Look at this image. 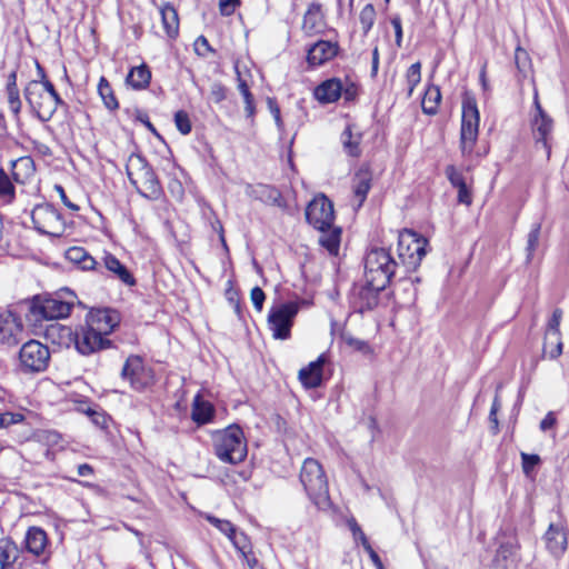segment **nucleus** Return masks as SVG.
Here are the masks:
<instances>
[{
    "label": "nucleus",
    "instance_id": "nucleus-49",
    "mask_svg": "<svg viewBox=\"0 0 569 569\" xmlns=\"http://www.w3.org/2000/svg\"><path fill=\"white\" fill-rule=\"evenodd\" d=\"M194 52L202 58H207L209 53L214 52L212 47L210 46L208 39L204 36H199L194 43Z\"/></svg>",
    "mask_w": 569,
    "mask_h": 569
},
{
    "label": "nucleus",
    "instance_id": "nucleus-13",
    "mask_svg": "<svg viewBox=\"0 0 569 569\" xmlns=\"http://www.w3.org/2000/svg\"><path fill=\"white\" fill-rule=\"evenodd\" d=\"M387 287H378L369 279L355 283L349 296L350 306L355 312L363 313L372 310L379 302V293Z\"/></svg>",
    "mask_w": 569,
    "mask_h": 569
},
{
    "label": "nucleus",
    "instance_id": "nucleus-64",
    "mask_svg": "<svg viewBox=\"0 0 569 569\" xmlns=\"http://www.w3.org/2000/svg\"><path fill=\"white\" fill-rule=\"evenodd\" d=\"M243 557H244L250 569H262L258 559L252 553L248 552V553L243 555Z\"/></svg>",
    "mask_w": 569,
    "mask_h": 569
},
{
    "label": "nucleus",
    "instance_id": "nucleus-44",
    "mask_svg": "<svg viewBox=\"0 0 569 569\" xmlns=\"http://www.w3.org/2000/svg\"><path fill=\"white\" fill-rule=\"evenodd\" d=\"M174 123L180 133L189 134L191 132V121L186 111L179 110L174 113Z\"/></svg>",
    "mask_w": 569,
    "mask_h": 569
},
{
    "label": "nucleus",
    "instance_id": "nucleus-53",
    "mask_svg": "<svg viewBox=\"0 0 569 569\" xmlns=\"http://www.w3.org/2000/svg\"><path fill=\"white\" fill-rule=\"evenodd\" d=\"M390 23L392 24L395 29V43L398 48H401L402 46V24H401V18L399 14H395L390 18Z\"/></svg>",
    "mask_w": 569,
    "mask_h": 569
},
{
    "label": "nucleus",
    "instance_id": "nucleus-6",
    "mask_svg": "<svg viewBox=\"0 0 569 569\" xmlns=\"http://www.w3.org/2000/svg\"><path fill=\"white\" fill-rule=\"evenodd\" d=\"M300 482L309 499L318 509L330 507L329 488L322 466L313 458H307L300 470Z\"/></svg>",
    "mask_w": 569,
    "mask_h": 569
},
{
    "label": "nucleus",
    "instance_id": "nucleus-51",
    "mask_svg": "<svg viewBox=\"0 0 569 569\" xmlns=\"http://www.w3.org/2000/svg\"><path fill=\"white\" fill-rule=\"evenodd\" d=\"M445 172L453 188H457L459 186L467 183L462 176V172L458 171L455 166H452V164L447 166Z\"/></svg>",
    "mask_w": 569,
    "mask_h": 569
},
{
    "label": "nucleus",
    "instance_id": "nucleus-32",
    "mask_svg": "<svg viewBox=\"0 0 569 569\" xmlns=\"http://www.w3.org/2000/svg\"><path fill=\"white\" fill-rule=\"evenodd\" d=\"M12 177L18 183H23L34 172V162L30 157H21L11 161Z\"/></svg>",
    "mask_w": 569,
    "mask_h": 569
},
{
    "label": "nucleus",
    "instance_id": "nucleus-7",
    "mask_svg": "<svg viewBox=\"0 0 569 569\" xmlns=\"http://www.w3.org/2000/svg\"><path fill=\"white\" fill-rule=\"evenodd\" d=\"M398 268L399 262L385 248H372L365 257V278L378 287H387Z\"/></svg>",
    "mask_w": 569,
    "mask_h": 569
},
{
    "label": "nucleus",
    "instance_id": "nucleus-46",
    "mask_svg": "<svg viewBox=\"0 0 569 569\" xmlns=\"http://www.w3.org/2000/svg\"><path fill=\"white\" fill-rule=\"evenodd\" d=\"M207 520L226 536L234 533V525L229 520L219 519L214 516H207Z\"/></svg>",
    "mask_w": 569,
    "mask_h": 569
},
{
    "label": "nucleus",
    "instance_id": "nucleus-42",
    "mask_svg": "<svg viewBox=\"0 0 569 569\" xmlns=\"http://www.w3.org/2000/svg\"><path fill=\"white\" fill-rule=\"evenodd\" d=\"M342 342L351 348L352 350L360 351L362 353H369L371 351L370 346L367 341L355 338L348 332L341 335Z\"/></svg>",
    "mask_w": 569,
    "mask_h": 569
},
{
    "label": "nucleus",
    "instance_id": "nucleus-47",
    "mask_svg": "<svg viewBox=\"0 0 569 569\" xmlns=\"http://www.w3.org/2000/svg\"><path fill=\"white\" fill-rule=\"evenodd\" d=\"M237 550H239L242 555L248 553L247 549L249 547L248 537L243 532H238L237 528L234 527V533L227 536Z\"/></svg>",
    "mask_w": 569,
    "mask_h": 569
},
{
    "label": "nucleus",
    "instance_id": "nucleus-16",
    "mask_svg": "<svg viewBox=\"0 0 569 569\" xmlns=\"http://www.w3.org/2000/svg\"><path fill=\"white\" fill-rule=\"evenodd\" d=\"M22 338L23 323L19 313L11 307L0 308V343L14 347Z\"/></svg>",
    "mask_w": 569,
    "mask_h": 569
},
{
    "label": "nucleus",
    "instance_id": "nucleus-31",
    "mask_svg": "<svg viewBox=\"0 0 569 569\" xmlns=\"http://www.w3.org/2000/svg\"><path fill=\"white\" fill-rule=\"evenodd\" d=\"M214 416V408L213 406L204 401L200 398V396H197L192 403V412L191 418L192 420L199 425H206L212 420Z\"/></svg>",
    "mask_w": 569,
    "mask_h": 569
},
{
    "label": "nucleus",
    "instance_id": "nucleus-58",
    "mask_svg": "<svg viewBox=\"0 0 569 569\" xmlns=\"http://www.w3.org/2000/svg\"><path fill=\"white\" fill-rule=\"evenodd\" d=\"M267 102H268L269 110H270L271 114L273 116L277 127L279 129H282L283 122L281 119L280 108H279L278 103L272 98H268Z\"/></svg>",
    "mask_w": 569,
    "mask_h": 569
},
{
    "label": "nucleus",
    "instance_id": "nucleus-5",
    "mask_svg": "<svg viewBox=\"0 0 569 569\" xmlns=\"http://www.w3.org/2000/svg\"><path fill=\"white\" fill-rule=\"evenodd\" d=\"M213 452L220 461L240 463L247 457V442L242 429L231 425L217 431L212 437Z\"/></svg>",
    "mask_w": 569,
    "mask_h": 569
},
{
    "label": "nucleus",
    "instance_id": "nucleus-30",
    "mask_svg": "<svg viewBox=\"0 0 569 569\" xmlns=\"http://www.w3.org/2000/svg\"><path fill=\"white\" fill-rule=\"evenodd\" d=\"M151 71L146 63L130 69L126 81L136 90L146 89L150 84Z\"/></svg>",
    "mask_w": 569,
    "mask_h": 569
},
{
    "label": "nucleus",
    "instance_id": "nucleus-60",
    "mask_svg": "<svg viewBox=\"0 0 569 569\" xmlns=\"http://www.w3.org/2000/svg\"><path fill=\"white\" fill-rule=\"evenodd\" d=\"M54 189L59 193L61 201L67 208H69L72 211H78L80 209L79 206H77L76 203L71 202L68 199L64 189L60 184H56Z\"/></svg>",
    "mask_w": 569,
    "mask_h": 569
},
{
    "label": "nucleus",
    "instance_id": "nucleus-29",
    "mask_svg": "<svg viewBox=\"0 0 569 569\" xmlns=\"http://www.w3.org/2000/svg\"><path fill=\"white\" fill-rule=\"evenodd\" d=\"M163 29L169 38H176L179 33V17L177 9L171 3H164L160 8Z\"/></svg>",
    "mask_w": 569,
    "mask_h": 569
},
{
    "label": "nucleus",
    "instance_id": "nucleus-22",
    "mask_svg": "<svg viewBox=\"0 0 569 569\" xmlns=\"http://www.w3.org/2000/svg\"><path fill=\"white\" fill-rule=\"evenodd\" d=\"M48 543L47 532L42 528L33 526L29 527L26 532L22 549L39 558L47 553Z\"/></svg>",
    "mask_w": 569,
    "mask_h": 569
},
{
    "label": "nucleus",
    "instance_id": "nucleus-8",
    "mask_svg": "<svg viewBox=\"0 0 569 569\" xmlns=\"http://www.w3.org/2000/svg\"><path fill=\"white\" fill-rule=\"evenodd\" d=\"M428 240L412 230H403L398 236V262L406 272L415 271L426 256Z\"/></svg>",
    "mask_w": 569,
    "mask_h": 569
},
{
    "label": "nucleus",
    "instance_id": "nucleus-9",
    "mask_svg": "<svg viewBox=\"0 0 569 569\" xmlns=\"http://www.w3.org/2000/svg\"><path fill=\"white\" fill-rule=\"evenodd\" d=\"M50 362L48 346L38 340H29L19 351V370L23 373H40L47 370Z\"/></svg>",
    "mask_w": 569,
    "mask_h": 569
},
{
    "label": "nucleus",
    "instance_id": "nucleus-37",
    "mask_svg": "<svg viewBox=\"0 0 569 569\" xmlns=\"http://www.w3.org/2000/svg\"><path fill=\"white\" fill-rule=\"evenodd\" d=\"M16 189L9 176L0 168V202L3 204L11 203L14 199Z\"/></svg>",
    "mask_w": 569,
    "mask_h": 569
},
{
    "label": "nucleus",
    "instance_id": "nucleus-40",
    "mask_svg": "<svg viewBox=\"0 0 569 569\" xmlns=\"http://www.w3.org/2000/svg\"><path fill=\"white\" fill-rule=\"evenodd\" d=\"M406 80L408 84V93L407 97L410 98L413 93L415 88L421 81V63L415 62L412 63L406 73Z\"/></svg>",
    "mask_w": 569,
    "mask_h": 569
},
{
    "label": "nucleus",
    "instance_id": "nucleus-33",
    "mask_svg": "<svg viewBox=\"0 0 569 569\" xmlns=\"http://www.w3.org/2000/svg\"><path fill=\"white\" fill-rule=\"evenodd\" d=\"M319 243L332 256H337L340 248L341 229L331 226L330 229L320 231Z\"/></svg>",
    "mask_w": 569,
    "mask_h": 569
},
{
    "label": "nucleus",
    "instance_id": "nucleus-36",
    "mask_svg": "<svg viewBox=\"0 0 569 569\" xmlns=\"http://www.w3.org/2000/svg\"><path fill=\"white\" fill-rule=\"evenodd\" d=\"M98 92L107 109L113 111L119 108L113 90L104 77H101L98 84Z\"/></svg>",
    "mask_w": 569,
    "mask_h": 569
},
{
    "label": "nucleus",
    "instance_id": "nucleus-4",
    "mask_svg": "<svg viewBox=\"0 0 569 569\" xmlns=\"http://www.w3.org/2000/svg\"><path fill=\"white\" fill-rule=\"evenodd\" d=\"M126 172L130 183L142 197L158 200L162 196L163 189L156 172L140 153L129 156Z\"/></svg>",
    "mask_w": 569,
    "mask_h": 569
},
{
    "label": "nucleus",
    "instance_id": "nucleus-54",
    "mask_svg": "<svg viewBox=\"0 0 569 569\" xmlns=\"http://www.w3.org/2000/svg\"><path fill=\"white\" fill-rule=\"evenodd\" d=\"M87 253L88 252L81 247H72L67 250L66 257L69 261L79 266L87 256Z\"/></svg>",
    "mask_w": 569,
    "mask_h": 569
},
{
    "label": "nucleus",
    "instance_id": "nucleus-52",
    "mask_svg": "<svg viewBox=\"0 0 569 569\" xmlns=\"http://www.w3.org/2000/svg\"><path fill=\"white\" fill-rule=\"evenodd\" d=\"M210 98L213 102L220 103L227 98V89L220 82H214L210 88Z\"/></svg>",
    "mask_w": 569,
    "mask_h": 569
},
{
    "label": "nucleus",
    "instance_id": "nucleus-61",
    "mask_svg": "<svg viewBox=\"0 0 569 569\" xmlns=\"http://www.w3.org/2000/svg\"><path fill=\"white\" fill-rule=\"evenodd\" d=\"M358 93V88L353 82H348L343 84L342 96L346 101H351L356 98Z\"/></svg>",
    "mask_w": 569,
    "mask_h": 569
},
{
    "label": "nucleus",
    "instance_id": "nucleus-18",
    "mask_svg": "<svg viewBox=\"0 0 569 569\" xmlns=\"http://www.w3.org/2000/svg\"><path fill=\"white\" fill-rule=\"evenodd\" d=\"M328 362V357L321 353L315 361L299 370L298 378L306 389H315L322 383L323 366Z\"/></svg>",
    "mask_w": 569,
    "mask_h": 569
},
{
    "label": "nucleus",
    "instance_id": "nucleus-50",
    "mask_svg": "<svg viewBox=\"0 0 569 569\" xmlns=\"http://www.w3.org/2000/svg\"><path fill=\"white\" fill-rule=\"evenodd\" d=\"M562 319V310L557 308L553 310L551 318L548 321L546 332L552 333V336H556L560 332V322Z\"/></svg>",
    "mask_w": 569,
    "mask_h": 569
},
{
    "label": "nucleus",
    "instance_id": "nucleus-2",
    "mask_svg": "<svg viewBox=\"0 0 569 569\" xmlns=\"http://www.w3.org/2000/svg\"><path fill=\"white\" fill-rule=\"evenodd\" d=\"M76 303L81 306L76 293L64 288L54 295L34 296L32 299L21 302L20 307L26 308L27 320L37 326L44 320L68 317Z\"/></svg>",
    "mask_w": 569,
    "mask_h": 569
},
{
    "label": "nucleus",
    "instance_id": "nucleus-56",
    "mask_svg": "<svg viewBox=\"0 0 569 569\" xmlns=\"http://www.w3.org/2000/svg\"><path fill=\"white\" fill-rule=\"evenodd\" d=\"M250 298H251V301L253 303V307L258 311H261L262 308H263V302L266 300V295L262 291V289L259 288V287L252 288L251 293H250Z\"/></svg>",
    "mask_w": 569,
    "mask_h": 569
},
{
    "label": "nucleus",
    "instance_id": "nucleus-21",
    "mask_svg": "<svg viewBox=\"0 0 569 569\" xmlns=\"http://www.w3.org/2000/svg\"><path fill=\"white\" fill-rule=\"evenodd\" d=\"M23 549L11 537L0 538V569H19L22 567L20 556Z\"/></svg>",
    "mask_w": 569,
    "mask_h": 569
},
{
    "label": "nucleus",
    "instance_id": "nucleus-24",
    "mask_svg": "<svg viewBox=\"0 0 569 569\" xmlns=\"http://www.w3.org/2000/svg\"><path fill=\"white\" fill-rule=\"evenodd\" d=\"M343 83L339 78H330L315 88L313 96L322 104L333 103L342 96Z\"/></svg>",
    "mask_w": 569,
    "mask_h": 569
},
{
    "label": "nucleus",
    "instance_id": "nucleus-25",
    "mask_svg": "<svg viewBox=\"0 0 569 569\" xmlns=\"http://www.w3.org/2000/svg\"><path fill=\"white\" fill-rule=\"evenodd\" d=\"M326 26L322 6L318 2L309 4L302 20V31L307 36L320 33Z\"/></svg>",
    "mask_w": 569,
    "mask_h": 569
},
{
    "label": "nucleus",
    "instance_id": "nucleus-10",
    "mask_svg": "<svg viewBox=\"0 0 569 569\" xmlns=\"http://www.w3.org/2000/svg\"><path fill=\"white\" fill-rule=\"evenodd\" d=\"M34 229L42 234L59 238L66 223L61 213L50 203L37 204L30 212Z\"/></svg>",
    "mask_w": 569,
    "mask_h": 569
},
{
    "label": "nucleus",
    "instance_id": "nucleus-1",
    "mask_svg": "<svg viewBox=\"0 0 569 569\" xmlns=\"http://www.w3.org/2000/svg\"><path fill=\"white\" fill-rule=\"evenodd\" d=\"M120 313L111 308H92L86 315L84 322L73 332L77 351L90 356L112 347L108 338L120 323Z\"/></svg>",
    "mask_w": 569,
    "mask_h": 569
},
{
    "label": "nucleus",
    "instance_id": "nucleus-26",
    "mask_svg": "<svg viewBox=\"0 0 569 569\" xmlns=\"http://www.w3.org/2000/svg\"><path fill=\"white\" fill-rule=\"evenodd\" d=\"M371 182L372 171L367 166L361 167L352 180L355 198L358 200L357 208H360L367 199V194L371 189Z\"/></svg>",
    "mask_w": 569,
    "mask_h": 569
},
{
    "label": "nucleus",
    "instance_id": "nucleus-43",
    "mask_svg": "<svg viewBox=\"0 0 569 569\" xmlns=\"http://www.w3.org/2000/svg\"><path fill=\"white\" fill-rule=\"evenodd\" d=\"M515 63L516 67L523 77L527 76L528 70L530 69V58L526 50L522 48H517L515 52Z\"/></svg>",
    "mask_w": 569,
    "mask_h": 569
},
{
    "label": "nucleus",
    "instance_id": "nucleus-35",
    "mask_svg": "<svg viewBox=\"0 0 569 569\" xmlns=\"http://www.w3.org/2000/svg\"><path fill=\"white\" fill-rule=\"evenodd\" d=\"M562 347L561 333H557L556 336L548 332L545 333L542 349L545 357L557 359L562 353Z\"/></svg>",
    "mask_w": 569,
    "mask_h": 569
},
{
    "label": "nucleus",
    "instance_id": "nucleus-27",
    "mask_svg": "<svg viewBox=\"0 0 569 569\" xmlns=\"http://www.w3.org/2000/svg\"><path fill=\"white\" fill-rule=\"evenodd\" d=\"M104 267L108 271L112 272L117 279H119L123 284L132 287L136 284V279L133 274L128 270V268L120 262L118 258H116L111 253H107L103 258Z\"/></svg>",
    "mask_w": 569,
    "mask_h": 569
},
{
    "label": "nucleus",
    "instance_id": "nucleus-28",
    "mask_svg": "<svg viewBox=\"0 0 569 569\" xmlns=\"http://www.w3.org/2000/svg\"><path fill=\"white\" fill-rule=\"evenodd\" d=\"M353 124H347L341 132L340 140L346 153L350 157L358 158L361 154L360 143L362 140L361 132H353Z\"/></svg>",
    "mask_w": 569,
    "mask_h": 569
},
{
    "label": "nucleus",
    "instance_id": "nucleus-34",
    "mask_svg": "<svg viewBox=\"0 0 569 569\" xmlns=\"http://www.w3.org/2000/svg\"><path fill=\"white\" fill-rule=\"evenodd\" d=\"M441 101L440 88L435 84L428 86L422 99V111L426 114H436L438 111L439 103Z\"/></svg>",
    "mask_w": 569,
    "mask_h": 569
},
{
    "label": "nucleus",
    "instance_id": "nucleus-62",
    "mask_svg": "<svg viewBox=\"0 0 569 569\" xmlns=\"http://www.w3.org/2000/svg\"><path fill=\"white\" fill-rule=\"evenodd\" d=\"M557 420L552 412L546 415V417L540 422V429L542 431H547L551 429L556 425Z\"/></svg>",
    "mask_w": 569,
    "mask_h": 569
},
{
    "label": "nucleus",
    "instance_id": "nucleus-11",
    "mask_svg": "<svg viewBox=\"0 0 569 569\" xmlns=\"http://www.w3.org/2000/svg\"><path fill=\"white\" fill-rule=\"evenodd\" d=\"M479 132V111L473 100H466L462 104L460 149L463 156L470 154Z\"/></svg>",
    "mask_w": 569,
    "mask_h": 569
},
{
    "label": "nucleus",
    "instance_id": "nucleus-3",
    "mask_svg": "<svg viewBox=\"0 0 569 569\" xmlns=\"http://www.w3.org/2000/svg\"><path fill=\"white\" fill-rule=\"evenodd\" d=\"M23 96L41 122L51 120L58 107L64 104L50 80H46L41 86L38 80H30L23 89Z\"/></svg>",
    "mask_w": 569,
    "mask_h": 569
},
{
    "label": "nucleus",
    "instance_id": "nucleus-15",
    "mask_svg": "<svg viewBox=\"0 0 569 569\" xmlns=\"http://www.w3.org/2000/svg\"><path fill=\"white\" fill-rule=\"evenodd\" d=\"M309 224L319 231L330 229L335 220L333 203L325 194L316 197L306 209Z\"/></svg>",
    "mask_w": 569,
    "mask_h": 569
},
{
    "label": "nucleus",
    "instance_id": "nucleus-63",
    "mask_svg": "<svg viewBox=\"0 0 569 569\" xmlns=\"http://www.w3.org/2000/svg\"><path fill=\"white\" fill-rule=\"evenodd\" d=\"M96 264H97V261L94 260V258L91 257L89 253H87V256L81 261L79 267L83 270H92V269H94Z\"/></svg>",
    "mask_w": 569,
    "mask_h": 569
},
{
    "label": "nucleus",
    "instance_id": "nucleus-59",
    "mask_svg": "<svg viewBox=\"0 0 569 569\" xmlns=\"http://www.w3.org/2000/svg\"><path fill=\"white\" fill-rule=\"evenodd\" d=\"M239 4L240 0H219L220 11L223 16L232 14Z\"/></svg>",
    "mask_w": 569,
    "mask_h": 569
},
{
    "label": "nucleus",
    "instance_id": "nucleus-23",
    "mask_svg": "<svg viewBox=\"0 0 569 569\" xmlns=\"http://www.w3.org/2000/svg\"><path fill=\"white\" fill-rule=\"evenodd\" d=\"M247 193L266 204L276 206L279 208L286 207V201L281 192L273 186L258 183L254 186L249 184L247 187Z\"/></svg>",
    "mask_w": 569,
    "mask_h": 569
},
{
    "label": "nucleus",
    "instance_id": "nucleus-38",
    "mask_svg": "<svg viewBox=\"0 0 569 569\" xmlns=\"http://www.w3.org/2000/svg\"><path fill=\"white\" fill-rule=\"evenodd\" d=\"M540 233H541V223L540 222L532 223L531 229L527 236L526 253H527L528 262L532 260L533 254L539 247Z\"/></svg>",
    "mask_w": 569,
    "mask_h": 569
},
{
    "label": "nucleus",
    "instance_id": "nucleus-12",
    "mask_svg": "<svg viewBox=\"0 0 569 569\" xmlns=\"http://www.w3.org/2000/svg\"><path fill=\"white\" fill-rule=\"evenodd\" d=\"M298 310L299 307L296 302L282 303L270 309L268 326L274 339L286 340L290 337Z\"/></svg>",
    "mask_w": 569,
    "mask_h": 569
},
{
    "label": "nucleus",
    "instance_id": "nucleus-20",
    "mask_svg": "<svg viewBox=\"0 0 569 569\" xmlns=\"http://www.w3.org/2000/svg\"><path fill=\"white\" fill-rule=\"evenodd\" d=\"M339 51L338 42L319 40L312 44L307 53V61L312 67L322 66L333 59Z\"/></svg>",
    "mask_w": 569,
    "mask_h": 569
},
{
    "label": "nucleus",
    "instance_id": "nucleus-39",
    "mask_svg": "<svg viewBox=\"0 0 569 569\" xmlns=\"http://www.w3.org/2000/svg\"><path fill=\"white\" fill-rule=\"evenodd\" d=\"M376 21V9L373 4L368 3L366 4L359 14V22L362 29V32L365 36L369 33V31L372 29Z\"/></svg>",
    "mask_w": 569,
    "mask_h": 569
},
{
    "label": "nucleus",
    "instance_id": "nucleus-57",
    "mask_svg": "<svg viewBox=\"0 0 569 569\" xmlns=\"http://www.w3.org/2000/svg\"><path fill=\"white\" fill-rule=\"evenodd\" d=\"M458 190V202L470 206L472 203V194L467 183L456 188Z\"/></svg>",
    "mask_w": 569,
    "mask_h": 569
},
{
    "label": "nucleus",
    "instance_id": "nucleus-48",
    "mask_svg": "<svg viewBox=\"0 0 569 569\" xmlns=\"http://www.w3.org/2000/svg\"><path fill=\"white\" fill-rule=\"evenodd\" d=\"M540 461L541 459L538 455L521 452L522 470L526 476H529Z\"/></svg>",
    "mask_w": 569,
    "mask_h": 569
},
{
    "label": "nucleus",
    "instance_id": "nucleus-45",
    "mask_svg": "<svg viewBox=\"0 0 569 569\" xmlns=\"http://www.w3.org/2000/svg\"><path fill=\"white\" fill-rule=\"evenodd\" d=\"M349 528L357 541H360L361 546L363 547L365 551L368 552L370 549H373L370 545L367 536L360 528V526L357 523L356 520H352L349 522Z\"/></svg>",
    "mask_w": 569,
    "mask_h": 569
},
{
    "label": "nucleus",
    "instance_id": "nucleus-14",
    "mask_svg": "<svg viewBox=\"0 0 569 569\" xmlns=\"http://www.w3.org/2000/svg\"><path fill=\"white\" fill-rule=\"evenodd\" d=\"M121 378L128 381L132 389L142 391L153 383L152 370L147 368L140 356L131 355L127 358Z\"/></svg>",
    "mask_w": 569,
    "mask_h": 569
},
{
    "label": "nucleus",
    "instance_id": "nucleus-55",
    "mask_svg": "<svg viewBox=\"0 0 569 569\" xmlns=\"http://www.w3.org/2000/svg\"><path fill=\"white\" fill-rule=\"evenodd\" d=\"M0 418L3 420L1 428H7L11 425L19 423V422L23 421V419H24L22 413L9 412V411L0 413Z\"/></svg>",
    "mask_w": 569,
    "mask_h": 569
},
{
    "label": "nucleus",
    "instance_id": "nucleus-19",
    "mask_svg": "<svg viewBox=\"0 0 569 569\" xmlns=\"http://www.w3.org/2000/svg\"><path fill=\"white\" fill-rule=\"evenodd\" d=\"M567 537L568 532L562 525L550 523L543 536L546 548L552 556L557 558L562 556L568 545Z\"/></svg>",
    "mask_w": 569,
    "mask_h": 569
},
{
    "label": "nucleus",
    "instance_id": "nucleus-41",
    "mask_svg": "<svg viewBox=\"0 0 569 569\" xmlns=\"http://www.w3.org/2000/svg\"><path fill=\"white\" fill-rule=\"evenodd\" d=\"M6 93L10 111L13 113L14 118H19L22 108L19 88L6 87Z\"/></svg>",
    "mask_w": 569,
    "mask_h": 569
},
{
    "label": "nucleus",
    "instance_id": "nucleus-17",
    "mask_svg": "<svg viewBox=\"0 0 569 569\" xmlns=\"http://www.w3.org/2000/svg\"><path fill=\"white\" fill-rule=\"evenodd\" d=\"M535 106L537 108V114L532 121L533 139L536 141V146L538 147L540 144L546 152V157L549 158L551 152L549 140L553 128V121L541 108L537 94L535 97Z\"/></svg>",
    "mask_w": 569,
    "mask_h": 569
}]
</instances>
